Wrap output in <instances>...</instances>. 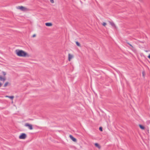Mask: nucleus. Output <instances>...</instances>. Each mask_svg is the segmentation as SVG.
I'll return each mask as SVG.
<instances>
[{
  "mask_svg": "<svg viewBox=\"0 0 150 150\" xmlns=\"http://www.w3.org/2000/svg\"><path fill=\"white\" fill-rule=\"evenodd\" d=\"M15 53L18 57H29V54L26 51L23 50L17 49L15 50Z\"/></svg>",
  "mask_w": 150,
  "mask_h": 150,
  "instance_id": "1",
  "label": "nucleus"
},
{
  "mask_svg": "<svg viewBox=\"0 0 150 150\" xmlns=\"http://www.w3.org/2000/svg\"><path fill=\"white\" fill-rule=\"evenodd\" d=\"M17 9L23 11H28L29 10L28 8L23 6H18L16 7Z\"/></svg>",
  "mask_w": 150,
  "mask_h": 150,
  "instance_id": "2",
  "label": "nucleus"
},
{
  "mask_svg": "<svg viewBox=\"0 0 150 150\" xmlns=\"http://www.w3.org/2000/svg\"><path fill=\"white\" fill-rule=\"evenodd\" d=\"M27 137L26 134L24 133H21L19 136V138L20 139H25Z\"/></svg>",
  "mask_w": 150,
  "mask_h": 150,
  "instance_id": "3",
  "label": "nucleus"
},
{
  "mask_svg": "<svg viewBox=\"0 0 150 150\" xmlns=\"http://www.w3.org/2000/svg\"><path fill=\"white\" fill-rule=\"evenodd\" d=\"M25 126L28 127V128L30 130H32L33 129L32 125L28 123H25Z\"/></svg>",
  "mask_w": 150,
  "mask_h": 150,
  "instance_id": "4",
  "label": "nucleus"
},
{
  "mask_svg": "<svg viewBox=\"0 0 150 150\" xmlns=\"http://www.w3.org/2000/svg\"><path fill=\"white\" fill-rule=\"evenodd\" d=\"M6 78L5 77H3L1 75H0V81H6ZM2 85V83L0 82V87H1Z\"/></svg>",
  "mask_w": 150,
  "mask_h": 150,
  "instance_id": "5",
  "label": "nucleus"
},
{
  "mask_svg": "<svg viewBox=\"0 0 150 150\" xmlns=\"http://www.w3.org/2000/svg\"><path fill=\"white\" fill-rule=\"evenodd\" d=\"M74 57V55L70 53L68 54V59L69 61H70Z\"/></svg>",
  "mask_w": 150,
  "mask_h": 150,
  "instance_id": "6",
  "label": "nucleus"
},
{
  "mask_svg": "<svg viewBox=\"0 0 150 150\" xmlns=\"http://www.w3.org/2000/svg\"><path fill=\"white\" fill-rule=\"evenodd\" d=\"M70 139L74 142H77V139L74 137L72 135H70L69 136Z\"/></svg>",
  "mask_w": 150,
  "mask_h": 150,
  "instance_id": "7",
  "label": "nucleus"
},
{
  "mask_svg": "<svg viewBox=\"0 0 150 150\" xmlns=\"http://www.w3.org/2000/svg\"><path fill=\"white\" fill-rule=\"evenodd\" d=\"M110 25L114 28H117L115 24L113 22H109Z\"/></svg>",
  "mask_w": 150,
  "mask_h": 150,
  "instance_id": "8",
  "label": "nucleus"
},
{
  "mask_svg": "<svg viewBox=\"0 0 150 150\" xmlns=\"http://www.w3.org/2000/svg\"><path fill=\"white\" fill-rule=\"evenodd\" d=\"M45 25L48 27H51L52 26V24L51 23H45Z\"/></svg>",
  "mask_w": 150,
  "mask_h": 150,
  "instance_id": "9",
  "label": "nucleus"
},
{
  "mask_svg": "<svg viewBox=\"0 0 150 150\" xmlns=\"http://www.w3.org/2000/svg\"><path fill=\"white\" fill-rule=\"evenodd\" d=\"M10 85V83H9L8 81H7L4 83V85L3 86L4 87H7V86L9 85Z\"/></svg>",
  "mask_w": 150,
  "mask_h": 150,
  "instance_id": "10",
  "label": "nucleus"
},
{
  "mask_svg": "<svg viewBox=\"0 0 150 150\" xmlns=\"http://www.w3.org/2000/svg\"><path fill=\"white\" fill-rule=\"evenodd\" d=\"M139 126L140 128L142 130H144L145 129L144 127V126H143L142 125H139Z\"/></svg>",
  "mask_w": 150,
  "mask_h": 150,
  "instance_id": "11",
  "label": "nucleus"
},
{
  "mask_svg": "<svg viewBox=\"0 0 150 150\" xmlns=\"http://www.w3.org/2000/svg\"><path fill=\"white\" fill-rule=\"evenodd\" d=\"M95 146L96 147H97L98 149H100V145L98 144L97 143H96L95 144Z\"/></svg>",
  "mask_w": 150,
  "mask_h": 150,
  "instance_id": "12",
  "label": "nucleus"
},
{
  "mask_svg": "<svg viewBox=\"0 0 150 150\" xmlns=\"http://www.w3.org/2000/svg\"><path fill=\"white\" fill-rule=\"evenodd\" d=\"M76 45L77 46H78L79 47H81V45H80V43L79 42H78L77 41H76Z\"/></svg>",
  "mask_w": 150,
  "mask_h": 150,
  "instance_id": "13",
  "label": "nucleus"
},
{
  "mask_svg": "<svg viewBox=\"0 0 150 150\" xmlns=\"http://www.w3.org/2000/svg\"><path fill=\"white\" fill-rule=\"evenodd\" d=\"M2 74L4 76H5L6 75V72L4 71H2Z\"/></svg>",
  "mask_w": 150,
  "mask_h": 150,
  "instance_id": "14",
  "label": "nucleus"
},
{
  "mask_svg": "<svg viewBox=\"0 0 150 150\" xmlns=\"http://www.w3.org/2000/svg\"><path fill=\"white\" fill-rule=\"evenodd\" d=\"M14 98V96H9L8 97V98L13 100V99Z\"/></svg>",
  "mask_w": 150,
  "mask_h": 150,
  "instance_id": "15",
  "label": "nucleus"
},
{
  "mask_svg": "<svg viewBox=\"0 0 150 150\" xmlns=\"http://www.w3.org/2000/svg\"><path fill=\"white\" fill-rule=\"evenodd\" d=\"M102 25L103 26L105 27V26L107 25V23L105 22H103L102 23Z\"/></svg>",
  "mask_w": 150,
  "mask_h": 150,
  "instance_id": "16",
  "label": "nucleus"
},
{
  "mask_svg": "<svg viewBox=\"0 0 150 150\" xmlns=\"http://www.w3.org/2000/svg\"><path fill=\"white\" fill-rule=\"evenodd\" d=\"M50 1L52 3H54V2L53 0H50Z\"/></svg>",
  "mask_w": 150,
  "mask_h": 150,
  "instance_id": "17",
  "label": "nucleus"
},
{
  "mask_svg": "<svg viewBox=\"0 0 150 150\" xmlns=\"http://www.w3.org/2000/svg\"><path fill=\"white\" fill-rule=\"evenodd\" d=\"M99 130H100V131H102L103 130H102V127H100L99 128Z\"/></svg>",
  "mask_w": 150,
  "mask_h": 150,
  "instance_id": "18",
  "label": "nucleus"
},
{
  "mask_svg": "<svg viewBox=\"0 0 150 150\" xmlns=\"http://www.w3.org/2000/svg\"><path fill=\"white\" fill-rule=\"evenodd\" d=\"M128 44L129 45H130L131 47H132V48H134V47H133V46H132V45H131V44H130V43H128Z\"/></svg>",
  "mask_w": 150,
  "mask_h": 150,
  "instance_id": "19",
  "label": "nucleus"
},
{
  "mask_svg": "<svg viewBox=\"0 0 150 150\" xmlns=\"http://www.w3.org/2000/svg\"><path fill=\"white\" fill-rule=\"evenodd\" d=\"M36 36V35L35 34H33L32 36V37L33 38H34V37H35Z\"/></svg>",
  "mask_w": 150,
  "mask_h": 150,
  "instance_id": "20",
  "label": "nucleus"
},
{
  "mask_svg": "<svg viewBox=\"0 0 150 150\" xmlns=\"http://www.w3.org/2000/svg\"><path fill=\"white\" fill-rule=\"evenodd\" d=\"M148 58H149L150 59V54H149V56L148 57Z\"/></svg>",
  "mask_w": 150,
  "mask_h": 150,
  "instance_id": "21",
  "label": "nucleus"
},
{
  "mask_svg": "<svg viewBox=\"0 0 150 150\" xmlns=\"http://www.w3.org/2000/svg\"><path fill=\"white\" fill-rule=\"evenodd\" d=\"M9 97V96H5V97H6V98H8Z\"/></svg>",
  "mask_w": 150,
  "mask_h": 150,
  "instance_id": "22",
  "label": "nucleus"
}]
</instances>
